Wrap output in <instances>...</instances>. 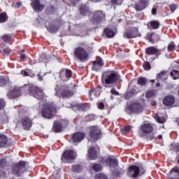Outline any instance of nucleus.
<instances>
[{"instance_id": "obj_30", "label": "nucleus", "mask_w": 179, "mask_h": 179, "mask_svg": "<svg viewBox=\"0 0 179 179\" xmlns=\"http://www.w3.org/2000/svg\"><path fill=\"white\" fill-rule=\"evenodd\" d=\"M8 143V137L3 134H0V148H3Z\"/></svg>"}, {"instance_id": "obj_40", "label": "nucleus", "mask_w": 179, "mask_h": 179, "mask_svg": "<svg viewBox=\"0 0 179 179\" xmlns=\"http://www.w3.org/2000/svg\"><path fill=\"white\" fill-rule=\"evenodd\" d=\"M8 20V15L6 13H3L0 14V22L1 23H4V22H6Z\"/></svg>"}, {"instance_id": "obj_38", "label": "nucleus", "mask_w": 179, "mask_h": 179, "mask_svg": "<svg viewBox=\"0 0 179 179\" xmlns=\"http://www.w3.org/2000/svg\"><path fill=\"white\" fill-rule=\"evenodd\" d=\"M71 170L74 173H80V171H82V166L79 165H73Z\"/></svg>"}, {"instance_id": "obj_5", "label": "nucleus", "mask_w": 179, "mask_h": 179, "mask_svg": "<svg viewBox=\"0 0 179 179\" xmlns=\"http://www.w3.org/2000/svg\"><path fill=\"white\" fill-rule=\"evenodd\" d=\"M101 162L106 166H108L111 171H113V169H117V167H118V161L115 157L102 158Z\"/></svg>"}, {"instance_id": "obj_62", "label": "nucleus", "mask_w": 179, "mask_h": 179, "mask_svg": "<svg viewBox=\"0 0 179 179\" xmlns=\"http://www.w3.org/2000/svg\"><path fill=\"white\" fill-rule=\"evenodd\" d=\"M103 89V87H101V86H98L97 88H96V90H99V92H101V90Z\"/></svg>"}, {"instance_id": "obj_49", "label": "nucleus", "mask_w": 179, "mask_h": 179, "mask_svg": "<svg viewBox=\"0 0 179 179\" xmlns=\"http://www.w3.org/2000/svg\"><path fill=\"white\" fill-rule=\"evenodd\" d=\"M6 85V79L3 78H0V87H2V86H5Z\"/></svg>"}, {"instance_id": "obj_60", "label": "nucleus", "mask_w": 179, "mask_h": 179, "mask_svg": "<svg viewBox=\"0 0 179 179\" xmlns=\"http://www.w3.org/2000/svg\"><path fill=\"white\" fill-rule=\"evenodd\" d=\"M24 58H26V55L22 54L21 56H20V59H24Z\"/></svg>"}, {"instance_id": "obj_21", "label": "nucleus", "mask_w": 179, "mask_h": 179, "mask_svg": "<svg viewBox=\"0 0 179 179\" xmlns=\"http://www.w3.org/2000/svg\"><path fill=\"white\" fill-rule=\"evenodd\" d=\"M105 17L106 15L103 13V11H96L93 15V22L99 23V22H101Z\"/></svg>"}, {"instance_id": "obj_29", "label": "nucleus", "mask_w": 179, "mask_h": 179, "mask_svg": "<svg viewBox=\"0 0 179 179\" xmlns=\"http://www.w3.org/2000/svg\"><path fill=\"white\" fill-rule=\"evenodd\" d=\"M145 52L148 55H156V54H157V48L155 47H149L145 49Z\"/></svg>"}, {"instance_id": "obj_11", "label": "nucleus", "mask_w": 179, "mask_h": 179, "mask_svg": "<svg viewBox=\"0 0 179 179\" xmlns=\"http://www.w3.org/2000/svg\"><path fill=\"white\" fill-rule=\"evenodd\" d=\"M90 136L94 141H97L100 139V136H101V131L97 127H92L91 128V131L90 133Z\"/></svg>"}, {"instance_id": "obj_7", "label": "nucleus", "mask_w": 179, "mask_h": 179, "mask_svg": "<svg viewBox=\"0 0 179 179\" xmlns=\"http://www.w3.org/2000/svg\"><path fill=\"white\" fill-rule=\"evenodd\" d=\"M151 132H153V127H152V124L146 123L143 124L140 128L138 131V136L145 138L148 136L149 134H151Z\"/></svg>"}, {"instance_id": "obj_26", "label": "nucleus", "mask_w": 179, "mask_h": 179, "mask_svg": "<svg viewBox=\"0 0 179 179\" xmlns=\"http://www.w3.org/2000/svg\"><path fill=\"white\" fill-rule=\"evenodd\" d=\"M136 10H138V12H141V10H143L145 8H146V1L145 0H142L139 2V3H137L134 6Z\"/></svg>"}, {"instance_id": "obj_14", "label": "nucleus", "mask_w": 179, "mask_h": 179, "mask_svg": "<svg viewBox=\"0 0 179 179\" xmlns=\"http://www.w3.org/2000/svg\"><path fill=\"white\" fill-rule=\"evenodd\" d=\"M123 37H124V38H135V37H138V29L133 28L126 31L123 34Z\"/></svg>"}, {"instance_id": "obj_3", "label": "nucleus", "mask_w": 179, "mask_h": 179, "mask_svg": "<svg viewBox=\"0 0 179 179\" xmlns=\"http://www.w3.org/2000/svg\"><path fill=\"white\" fill-rule=\"evenodd\" d=\"M55 94L58 97H71L73 96L74 92L73 90H69V87L65 85L58 87V85L55 88Z\"/></svg>"}, {"instance_id": "obj_1", "label": "nucleus", "mask_w": 179, "mask_h": 179, "mask_svg": "<svg viewBox=\"0 0 179 179\" xmlns=\"http://www.w3.org/2000/svg\"><path fill=\"white\" fill-rule=\"evenodd\" d=\"M118 78V74L116 72L106 71L102 75V83L105 87H114Z\"/></svg>"}, {"instance_id": "obj_28", "label": "nucleus", "mask_w": 179, "mask_h": 179, "mask_svg": "<svg viewBox=\"0 0 179 179\" xmlns=\"http://www.w3.org/2000/svg\"><path fill=\"white\" fill-rule=\"evenodd\" d=\"M100 93H101V91H99L96 90V88H94V89H91V90L90 91L89 96L90 99L93 100L94 99L93 96H94V97H99V96H100Z\"/></svg>"}, {"instance_id": "obj_57", "label": "nucleus", "mask_w": 179, "mask_h": 179, "mask_svg": "<svg viewBox=\"0 0 179 179\" xmlns=\"http://www.w3.org/2000/svg\"><path fill=\"white\" fill-rule=\"evenodd\" d=\"M21 75H22L23 76H29V73H27L26 71H22Z\"/></svg>"}, {"instance_id": "obj_55", "label": "nucleus", "mask_w": 179, "mask_h": 179, "mask_svg": "<svg viewBox=\"0 0 179 179\" xmlns=\"http://www.w3.org/2000/svg\"><path fill=\"white\" fill-rule=\"evenodd\" d=\"M110 92L112 93V94H114L115 96H118V94H120V93L117 92V90L114 88L111 90Z\"/></svg>"}, {"instance_id": "obj_52", "label": "nucleus", "mask_w": 179, "mask_h": 179, "mask_svg": "<svg viewBox=\"0 0 179 179\" xmlns=\"http://www.w3.org/2000/svg\"><path fill=\"white\" fill-rule=\"evenodd\" d=\"M129 131H131V126L124 127L123 130L124 134H127V132H129Z\"/></svg>"}, {"instance_id": "obj_37", "label": "nucleus", "mask_w": 179, "mask_h": 179, "mask_svg": "<svg viewBox=\"0 0 179 179\" xmlns=\"http://www.w3.org/2000/svg\"><path fill=\"white\" fill-rule=\"evenodd\" d=\"M105 33L109 38H111V37H113L114 36H115L114 31L108 28L105 29Z\"/></svg>"}, {"instance_id": "obj_58", "label": "nucleus", "mask_w": 179, "mask_h": 179, "mask_svg": "<svg viewBox=\"0 0 179 179\" xmlns=\"http://www.w3.org/2000/svg\"><path fill=\"white\" fill-rule=\"evenodd\" d=\"M3 52H6V54H10V49L6 48V49H4Z\"/></svg>"}, {"instance_id": "obj_2", "label": "nucleus", "mask_w": 179, "mask_h": 179, "mask_svg": "<svg viewBox=\"0 0 179 179\" xmlns=\"http://www.w3.org/2000/svg\"><path fill=\"white\" fill-rule=\"evenodd\" d=\"M57 110H59V106L55 104V103H45L42 107L41 114L43 118L50 119L57 113Z\"/></svg>"}, {"instance_id": "obj_6", "label": "nucleus", "mask_w": 179, "mask_h": 179, "mask_svg": "<svg viewBox=\"0 0 179 179\" xmlns=\"http://www.w3.org/2000/svg\"><path fill=\"white\" fill-rule=\"evenodd\" d=\"M76 157V153L73 150H67L64 151L62 155V161L64 163H71V162L75 160Z\"/></svg>"}, {"instance_id": "obj_51", "label": "nucleus", "mask_w": 179, "mask_h": 179, "mask_svg": "<svg viewBox=\"0 0 179 179\" xmlns=\"http://www.w3.org/2000/svg\"><path fill=\"white\" fill-rule=\"evenodd\" d=\"M143 68L145 71H149L150 69V64L149 62H145L143 64Z\"/></svg>"}, {"instance_id": "obj_4", "label": "nucleus", "mask_w": 179, "mask_h": 179, "mask_svg": "<svg viewBox=\"0 0 179 179\" xmlns=\"http://www.w3.org/2000/svg\"><path fill=\"white\" fill-rule=\"evenodd\" d=\"M73 52L75 57L81 62H86L89 59V54L82 47L76 48Z\"/></svg>"}, {"instance_id": "obj_10", "label": "nucleus", "mask_w": 179, "mask_h": 179, "mask_svg": "<svg viewBox=\"0 0 179 179\" xmlns=\"http://www.w3.org/2000/svg\"><path fill=\"white\" fill-rule=\"evenodd\" d=\"M32 90L31 92V95L35 97V99H38V100H41L45 97L44 95V92L41 90H40L38 87H31Z\"/></svg>"}, {"instance_id": "obj_15", "label": "nucleus", "mask_w": 179, "mask_h": 179, "mask_svg": "<svg viewBox=\"0 0 179 179\" xmlns=\"http://www.w3.org/2000/svg\"><path fill=\"white\" fill-rule=\"evenodd\" d=\"M104 66L103 59L100 57H97L96 59L92 62V71H100L101 67Z\"/></svg>"}, {"instance_id": "obj_64", "label": "nucleus", "mask_w": 179, "mask_h": 179, "mask_svg": "<svg viewBox=\"0 0 179 179\" xmlns=\"http://www.w3.org/2000/svg\"><path fill=\"white\" fill-rule=\"evenodd\" d=\"M6 174V172H2L1 174H0V177H3Z\"/></svg>"}, {"instance_id": "obj_12", "label": "nucleus", "mask_w": 179, "mask_h": 179, "mask_svg": "<svg viewBox=\"0 0 179 179\" xmlns=\"http://www.w3.org/2000/svg\"><path fill=\"white\" fill-rule=\"evenodd\" d=\"M141 173V169L137 166H131L129 167L128 176L131 177V178H136Z\"/></svg>"}, {"instance_id": "obj_59", "label": "nucleus", "mask_w": 179, "mask_h": 179, "mask_svg": "<svg viewBox=\"0 0 179 179\" xmlns=\"http://www.w3.org/2000/svg\"><path fill=\"white\" fill-rule=\"evenodd\" d=\"M157 12V10L156 8L152 9V15H156Z\"/></svg>"}, {"instance_id": "obj_41", "label": "nucleus", "mask_w": 179, "mask_h": 179, "mask_svg": "<svg viewBox=\"0 0 179 179\" xmlns=\"http://www.w3.org/2000/svg\"><path fill=\"white\" fill-rule=\"evenodd\" d=\"M101 169H103V167H101V165L99 164H95L92 166V169L96 172L101 171Z\"/></svg>"}, {"instance_id": "obj_53", "label": "nucleus", "mask_w": 179, "mask_h": 179, "mask_svg": "<svg viewBox=\"0 0 179 179\" xmlns=\"http://www.w3.org/2000/svg\"><path fill=\"white\" fill-rule=\"evenodd\" d=\"M5 107V101L3 99H0V110H2Z\"/></svg>"}, {"instance_id": "obj_8", "label": "nucleus", "mask_w": 179, "mask_h": 179, "mask_svg": "<svg viewBox=\"0 0 179 179\" xmlns=\"http://www.w3.org/2000/svg\"><path fill=\"white\" fill-rule=\"evenodd\" d=\"M26 162L20 161L17 164L14 168L13 173L17 177H20L21 174H23L26 171Z\"/></svg>"}, {"instance_id": "obj_54", "label": "nucleus", "mask_w": 179, "mask_h": 179, "mask_svg": "<svg viewBox=\"0 0 179 179\" xmlns=\"http://www.w3.org/2000/svg\"><path fill=\"white\" fill-rule=\"evenodd\" d=\"M104 107H105L104 103L99 102L98 103V108H100V110H103V108H104Z\"/></svg>"}, {"instance_id": "obj_19", "label": "nucleus", "mask_w": 179, "mask_h": 179, "mask_svg": "<svg viewBox=\"0 0 179 179\" xmlns=\"http://www.w3.org/2000/svg\"><path fill=\"white\" fill-rule=\"evenodd\" d=\"M162 101L164 106L169 107L170 106H173V104L176 103V98L173 95H168L164 98Z\"/></svg>"}, {"instance_id": "obj_22", "label": "nucleus", "mask_w": 179, "mask_h": 179, "mask_svg": "<svg viewBox=\"0 0 179 179\" xmlns=\"http://www.w3.org/2000/svg\"><path fill=\"white\" fill-rule=\"evenodd\" d=\"M139 92H141V90H136V88H132L129 92H126L124 95V99L126 100H129V99L135 96V94H138Z\"/></svg>"}, {"instance_id": "obj_44", "label": "nucleus", "mask_w": 179, "mask_h": 179, "mask_svg": "<svg viewBox=\"0 0 179 179\" xmlns=\"http://www.w3.org/2000/svg\"><path fill=\"white\" fill-rule=\"evenodd\" d=\"M95 179H108L107 176L104 175L103 173H98L96 176Z\"/></svg>"}, {"instance_id": "obj_39", "label": "nucleus", "mask_w": 179, "mask_h": 179, "mask_svg": "<svg viewBox=\"0 0 179 179\" xmlns=\"http://www.w3.org/2000/svg\"><path fill=\"white\" fill-rule=\"evenodd\" d=\"M148 83V80L145 78H140L138 79V85L145 86Z\"/></svg>"}, {"instance_id": "obj_17", "label": "nucleus", "mask_w": 179, "mask_h": 179, "mask_svg": "<svg viewBox=\"0 0 179 179\" xmlns=\"http://www.w3.org/2000/svg\"><path fill=\"white\" fill-rule=\"evenodd\" d=\"M168 179H179V167H173L166 175Z\"/></svg>"}, {"instance_id": "obj_18", "label": "nucleus", "mask_w": 179, "mask_h": 179, "mask_svg": "<svg viewBox=\"0 0 179 179\" xmlns=\"http://www.w3.org/2000/svg\"><path fill=\"white\" fill-rule=\"evenodd\" d=\"M7 96L8 99H16L17 97H20L22 95L19 90V87H15L13 90H11L8 92Z\"/></svg>"}, {"instance_id": "obj_20", "label": "nucleus", "mask_w": 179, "mask_h": 179, "mask_svg": "<svg viewBox=\"0 0 179 179\" xmlns=\"http://www.w3.org/2000/svg\"><path fill=\"white\" fill-rule=\"evenodd\" d=\"M34 85L31 84H25L24 86L19 87V90L20 92V94H23V93H30L31 94V90Z\"/></svg>"}, {"instance_id": "obj_9", "label": "nucleus", "mask_w": 179, "mask_h": 179, "mask_svg": "<svg viewBox=\"0 0 179 179\" xmlns=\"http://www.w3.org/2000/svg\"><path fill=\"white\" fill-rule=\"evenodd\" d=\"M20 124L22 125L24 129L26 131H29L30 128H31V125H33V120L29 117H23L22 118L20 122L17 124V128H19Z\"/></svg>"}, {"instance_id": "obj_25", "label": "nucleus", "mask_w": 179, "mask_h": 179, "mask_svg": "<svg viewBox=\"0 0 179 179\" xmlns=\"http://www.w3.org/2000/svg\"><path fill=\"white\" fill-rule=\"evenodd\" d=\"M87 157L90 160H96L97 159V151L94 148H91L88 150Z\"/></svg>"}, {"instance_id": "obj_36", "label": "nucleus", "mask_w": 179, "mask_h": 179, "mask_svg": "<svg viewBox=\"0 0 179 179\" xmlns=\"http://www.w3.org/2000/svg\"><path fill=\"white\" fill-rule=\"evenodd\" d=\"M168 52H173L176 50V43L174 41H171L167 46Z\"/></svg>"}, {"instance_id": "obj_33", "label": "nucleus", "mask_w": 179, "mask_h": 179, "mask_svg": "<svg viewBox=\"0 0 179 179\" xmlns=\"http://www.w3.org/2000/svg\"><path fill=\"white\" fill-rule=\"evenodd\" d=\"M80 15H83V16H86L89 13V8L86 7V6H83L80 8Z\"/></svg>"}, {"instance_id": "obj_16", "label": "nucleus", "mask_w": 179, "mask_h": 179, "mask_svg": "<svg viewBox=\"0 0 179 179\" xmlns=\"http://www.w3.org/2000/svg\"><path fill=\"white\" fill-rule=\"evenodd\" d=\"M59 77L62 79V80H64V81L69 80V79L72 78V71L69 69H64L60 71Z\"/></svg>"}, {"instance_id": "obj_43", "label": "nucleus", "mask_w": 179, "mask_h": 179, "mask_svg": "<svg viewBox=\"0 0 179 179\" xmlns=\"http://www.w3.org/2000/svg\"><path fill=\"white\" fill-rule=\"evenodd\" d=\"M157 122L164 124V122H166V117L164 116H157Z\"/></svg>"}, {"instance_id": "obj_47", "label": "nucleus", "mask_w": 179, "mask_h": 179, "mask_svg": "<svg viewBox=\"0 0 179 179\" xmlns=\"http://www.w3.org/2000/svg\"><path fill=\"white\" fill-rule=\"evenodd\" d=\"M171 13H174L176 9H177V4H171L169 6Z\"/></svg>"}, {"instance_id": "obj_56", "label": "nucleus", "mask_w": 179, "mask_h": 179, "mask_svg": "<svg viewBox=\"0 0 179 179\" xmlns=\"http://www.w3.org/2000/svg\"><path fill=\"white\" fill-rule=\"evenodd\" d=\"M173 152H179V146L178 145H174L173 147Z\"/></svg>"}, {"instance_id": "obj_34", "label": "nucleus", "mask_w": 179, "mask_h": 179, "mask_svg": "<svg viewBox=\"0 0 179 179\" xmlns=\"http://www.w3.org/2000/svg\"><path fill=\"white\" fill-rule=\"evenodd\" d=\"M48 29L50 33H57V31L59 30V27H58V25H51Z\"/></svg>"}, {"instance_id": "obj_61", "label": "nucleus", "mask_w": 179, "mask_h": 179, "mask_svg": "<svg viewBox=\"0 0 179 179\" xmlns=\"http://www.w3.org/2000/svg\"><path fill=\"white\" fill-rule=\"evenodd\" d=\"M156 104H157V103H156V101H152L151 102V106H152L153 107L156 106Z\"/></svg>"}, {"instance_id": "obj_63", "label": "nucleus", "mask_w": 179, "mask_h": 179, "mask_svg": "<svg viewBox=\"0 0 179 179\" xmlns=\"http://www.w3.org/2000/svg\"><path fill=\"white\" fill-rule=\"evenodd\" d=\"M38 80H40V82H41L43 80V77L41 76L40 75H38Z\"/></svg>"}, {"instance_id": "obj_35", "label": "nucleus", "mask_w": 179, "mask_h": 179, "mask_svg": "<svg viewBox=\"0 0 179 179\" xmlns=\"http://www.w3.org/2000/svg\"><path fill=\"white\" fill-rule=\"evenodd\" d=\"M170 75L174 80H177V79H179V71L177 70H173L170 73Z\"/></svg>"}, {"instance_id": "obj_32", "label": "nucleus", "mask_w": 179, "mask_h": 179, "mask_svg": "<svg viewBox=\"0 0 179 179\" xmlns=\"http://www.w3.org/2000/svg\"><path fill=\"white\" fill-rule=\"evenodd\" d=\"M148 29H157V21H150L147 24Z\"/></svg>"}, {"instance_id": "obj_13", "label": "nucleus", "mask_w": 179, "mask_h": 179, "mask_svg": "<svg viewBox=\"0 0 179 179\" xmlns=\"http://www.w3.org/2000/svg\"><path fill=\"white\" fill-rule=\"evenodd\" d=\"M31 6L35 12H41L45 8L44 4H42L40 0H31Z\"/></svg>"}, {"instance_id": "obj_27", "label": "nucleus", "mask_w": 179, "mask_h": 179, "mask_svg": "<svg viewBox=\"0 0 179 179\" xmlns=\"http://www.w3.org/2000/svg\"><path fill=\"white\" fill-rule=\"evenodd\" d=\"M157 78L158 79H161V80L165 82V80H166L169 78L167 71L163 70L162 71H161L159 73L157 74Z\"/></svg>"}, {"instance_id": "obj_45", "label": "nucleus", "mask_w": 179, "mask_h": 179, "mask_svg": "<svg viewBox=\"0 0 179 179\" xmlns=\"http://www.w3.org/2000/svg\"><path fill=\"white\" fill-rule=\"evenodd\" d=\"M12 36L10 35H4L3 36V41H5V43H9V41L11 40Z\"/></svg>"}, {"instance_id": "obj_50", "label": "nucleus", "mask_w": 179, "mask_h": 179, "mask_svg": "<svg viewBox=\"0 0 179 179\" xmlns=\"http://www.w3.org/2000/svg\"><path fill=\"white\" fill-rule=\"evenodd\" d=\"M87 121H93L94 120V115L91 114L86 116Z\"/></svg>"}, {"instance_id": "obj_42", "label": "nucleus", "mask_w": 179, "mask_h": 179, "mask_svg": "<svg viewBox=\"0 0 179 179\" xmlns=\"http://www.w3.org/2000/svg\"><path fill=\"white\" fill-rule=\"evenodd\" d=\"M155 96V91L150 90L145 93V97L147 99H150V97H153Z\"/></svg>"}, {"instance_id": "obj_46", "label": "nucleus", "mask_w": 179, "mask_h": 179, "mask_svg": "<svg viewBox=\"0 0 179 179\" xmlns=\"http://www.w3.org/2000/svg\"><path fill=\"white\" fill-rule=\"evenodd\" d=\"M6 166V159H0V167L1 169H3Z\"/></svg>"}, {"instance_id": "obj_23", "label": "nucleus", "mask_w": 179, "mask_h": 179, "mask_svg": "<svg viewBox=\"0 0 179 179\" xmlns=\"http://www.w3.org/2000/svg\"><path fill=\"white\" fill-rule=\"evenodd\" d=\"M85 136H86V134L84 133L77 132L73 135L72 139L74 142H81L85 138Z\"/></svg>"}, {"instance_id": "obj_24", "label": "nucleus", "mask_w": 179, "mask_h": 179, "mask_svg": "<svg viewBox=\"0 0 179 179\" xmlns=\"http://www.w3.org/2000/svg\"><path fill=\"white\" fill-rule=\"evenodd\" d=\"M63 122L62 121H58L56 120L55 121L54 124H53V127H52V130L55 132H61L62 131V125H63Z\"/></svg>"}, {"instance_id": "obj_48", "label": "nucleus", "mask_w": 179, "mask_h": 179, "mask_svg": "<svg viewBox=\"0 0 179 179\" xmlns=\"http://www.w3.org/2000/svg\"><path fill=\"white\" fill-rule=\"evenodd\" d=\"M123 1L124 0H111V2L113 5H122Z\"/></svg>"}, {"instance_id": "obj_31", "label": "nucleus", "mask_w": 179, "mask_h": 179, "mask_svg": "<svg viewBox=\"0 0 179 179\" xmlns=\"http://www.w3.org/2000/svg\"><path fill=\"white\" fill-rule=\"evenodd\" d=\"M143 108L142 105L139 103H134L132 105V111L134 113H141Z\"/></svg>"}]
</instances>
